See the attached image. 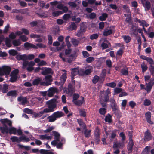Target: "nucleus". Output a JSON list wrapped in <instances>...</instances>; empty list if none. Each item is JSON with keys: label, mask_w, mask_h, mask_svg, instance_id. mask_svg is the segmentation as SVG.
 Instances as JSON below:
<instances>
[{"label": "nucleus", "mask_w": 154, "mask_h": 154, "mask_svg": "<svg viewBox=\"0 0 154 154\" xmlns=\"http://www.w3.org/2000/svg\"><path fill=\"white\" fill-rule=\"evenodd\" d=\"M146 61L150 65L153 66L154 64V61L151 58L148 57Z\"/></svg>", "instance_id": "nucleus-56"}, {"label": "nucleus", "mask_w": 154, "mask_h": 154, "mask_svg": "<svg viewBox=\"0 0 154 154\" xmlns=\"http://www.w3.org/2000/svg\"><path fill=\"white\" fill-rule=\"evenodd\" d=\"M62 11H54L52 12V16L54 17H57L63 14Z\"/></svg>", "instance_id": "nucleus-42"}, {"label": "nucleus", "mask_w": 154, "mask_h": 154, "mask_svg": "<svg viewBox=\"0 0 154 154\" xmlns=\"http://www.w3.org/2000/svg\"><path fill=\"white\" fill-rule=\"evenodd\" d=\"M145 117L147 122L150 124H153V122L151 121V113L150 112H148L145 113Z\"/></svg>", "instance_id": "nucleus-21"}, {"label": "nucleus", "mask_w": 154, "mask_h": 154, "mask_svg": "<svg viewBox=\"0 0 154 154\" xmlns=\"http://www.w3.org/2000/svg\"><path fill=\"white\" fill-rule=\"evenodd\" d=\"M72 72L71 73V75H76L79 73V69L77 68H72L71 69Z\"/></svg>", "instance_id": "nucleus-43"}, {"label": "nucleus", "mask_w": 154, "mask_h": 154, "mask_svg": "<svg viewBox=\"0 0 154 154\" xmlns=\"http://www.w3.org/2000/svg\"><path fill=\"white\" fill-rule=\"evenodd\" d=\"M16 58L18 60H22L24 61L27 60V55L26 54L23 55L19 54L17 55L16 57Z\"/></svg>", "instance_id": "nucleus-20"}, {"label": "nucleus", "mask_w": 154, "mask_h": 154, "mask_svg": "<svg viewBox=\"0 0 154 154\" xmlns=\"http://www.w3.org/2000/svg\"><path fill=\"white\" fill-rule=\"evenodd\" d=\"M151 104V102L149 99H146L144 100V105L145 106H148L150 105Z\"/></svg>", "instance_id": "nucleus-64"}, {"label": "nucleus", "mask_w": 154, "mask_h": 154, "mask_svg": "<svg viewBox=\"0 0 154 154\" xmlns=\"http://www.w3.org/2000/svg\"><path fill=\"white\" fill-rule=\"evenodd\" d=\"M129 105L131 108H133L136 105V103L133 101H131L129 103Z\"/></svg>", "instance_id": "nucleus-63"}, {"label": "nucleus", "mask_w": 154, "mask_h": 154, "mask_svg": "<svg viewBox=\"0 0 154 154\" xmlns=\"http://www.w3.org/2000/svg\"><path fill=\"white\" fill-rule=\"evenodd\" d=\"M17 101L18 102H21L22 105L26 104L27 102V98L26 97H23L22 96L18 97L17 98Z\"/></svg>", "instance_id": "nucleus-19"}, {"label": "nucleus", "mask_w": 154, "mask_h": 154, "mask_svg": "<svg viewBox=\"0 0 154 154\" xmlns=\"http://www.w3.org/2000/svg\"><path fill=\"white\" fill-rule=\"evenodd\" d=\"M99 37V35L97 33L93 34L90 36V39L91 40L96 39Z\"/></svg>", "instance_id": "nucleus-49"}, {"label": "nucleus", "mask_w": 154, "mask_h": 154, "mask_svg": "<svg viewBox=\"0 0 154 154\" xmlns=\"http://www.w3.org/2000/svg\"><path fill=\"white\" fill-rule=\"evenodd\" d=\"M36 45L37 46L32 43L26 42L24 43L23 46L27 50H29L30 48L37 49L38 48L37 46L40 48H45L46 47L45 45L42 43H38Z\"/></svg>", "instance_id": "nucleus-4"}, {"label": "nucleus", "mask_w": 154, "mask_h": 154, "mask_svg": "<svg viewBox=\"0 0 154 154\" xmlns=\"http://www.w3.org/2000/svg\"><path fill=\"white\" fill-rule=\"evenodd\" d=\"M52 133L54 134V140L57 142H59L60 140V134L54 131H52Z\"/></svg>", "instance_id": "nucleus-27"}, {"label": "nucleus", "mask_w": 154, "mask_h": 154, "mask_svg": "<svg viewBox=\"0 0 154 154\" xmlns=\"http://www.w3.org/2000/svg\"><path fill=\"white\" fill-rule=\"evenodd\" d=\"M43 82V81H42V79L41 78L37 77L33 81L32 84L34 86L39 85L40 86H44V85L42 84Z\"/></svg>", "instance_id": "nucleus-15"}, {"label": "nucleus", "mask_w": 154, "mask_h": 154, "mask_svg": "<svg viewBox=\"0 0 154 154\" xmlns=\"http://www.w3.org/2000/svg\"><path fill=\"white\" fill-rule=\"evenodd\" d=\"M134 143L133 141H129L127 145V149L128 151V153H132Z\"/></svg>", "instance_id": "nucleus-18"}, {"label": "nucleus", "mask_w": 154, "mask_h": 154, "mask_svg": "<svg viewBox=\"0 0 154 154\" xmlns=\"http://www.w3.org/2000/svg\"><path fill=\"white\" fill-rule=\"evenodd\" d=\"M143 7L144 8L145 10L149 11L151 8V4L150 2L148 0L142 4Z\"/></svg>", "instance_id": "nucleus-17"}, {"label": "nucleus", "mask_w": 154, "mask_h": 154, "mask_svg": "<svg viewBox=\"0 0 154 154\" xmlns=\"http://www.w3.org/2000/svg\"><path fill=\"white\" fill-rule=\"evenodd\" d=\"M58 92L57 89L55 88L50 87L48 91L47 96L49 97H52L54 94Z\"/></svg>", "instance_id": "nucleus-11"}, {"label": "nucleus", "mask_w": 154, "mask_h": 154, "mask_svg": "<svg viewBox=\"0 0 154 154\" xmlns=\"http://www.w3.org/2000/svg\"><path fill=\"white\" fill-rule=\"evenodd\" d=\"M104 120L106 122L111 123L112 122V116L109 113H108L106 116Z\"/></svg>", "instance_id": "nucleus-30"}, {"label": "nucleus", "mask_w": 154, "mask_h": 154, "mask_svg": "<svg viewBox=\"0 0 154 154\" xmlns=\"http://www.w3.org/2000/svg\"><path fill=\"white\" fill-rule=\"evenodd\" d=\"M56 119L60 118L64 116V113L61 111H57L53 113Z\"/></svg>", "instance_id": "nucleus-26"}, {"label": "nucleus", "mask_w": 154, "mask_h": 154, "mask_svg": "<svg viewBox=\"0 0 154 154\" xmlns=\"http://www.w3.org/2000/svg\"><path fill=\"white\" fill-rule=\"evenodd\" d=\"M120 72L123 75H127L128 74V69L127 68V69H122L121 70Z\"/></svg>", "instance_id": "nucleus-53"}, {"label": "nucleus", "mask_w": 154, "mask_h": 154, "mask_svg": "<svg viewBox=\"0 0 154 154\" xmlns=\"http://www.w3.org/2000/svg\"><path fill=\"white\" fill-rule=\"evenodd\" d=\"M138 28V26L132 24L129 31L130 34L137 36L138 34L137 32V29Z\"/></svg>", "instance_id": "nucleus-12"}, {"label": "nucleus", "mask_w": 154, "mask_h": 154, "mask_svg": "<svg viewBox=\"0 0 154 154\" xmlns=\"http://www.w3.org/2000/svg\"><path fill=\"white\" fill-rule=\"evenodd\" d=\"M19 70L18 69H15L13 70L11 73L10 75L17 76L18 74L19 73Z\"/></svg>", "instance_id": "nucleus-54"}, {"label": "nucleus", "mask_w": 154, "mask_h": 154, "mask_svg": "<svg viewBox=\"0 0 154 154\" xmlns=\"http://www.w3.org/2000/svg\"><path fill=\"white\" fill-rule=\"evenodd\" d=\"M48 44L49 45H51L53 42L52 37L51 35H48Z\"/></svg>", "instance_id": "nucleus-59"}, {"label": "nucleus", "mask_w": 154, "mask_h": 154, "mask_svg": "<svg viewBox=\"0 0 154 154\" xmlns=\"http://www.w3.org/2000/svg\"><path fill=\"white\" fill-rule=\"evenodd\" d=\"M141 67L142 69V72H144L147 70L148 67L147 65L144 63V62H143L141 64Z\"/></svg>", "instance_id": "nucleus-35"}, {"label": "nucleus", "mask_w": 154, "mask_h": 154, "mask_svg": "<svg viewBox=\"0 0 154 154\" xmlns=\"http://www.w3.org/2000/svg\"><path fill=\"white\" fill-rule=\"evenodd\" d=\"M56 119L60 118L64 116V113L61 111H57L53 113Z\"/></svg>", "instance_id": "nucleus-25"}, {"label": "nucleus", "mask_w": 154, "mask_h": 154, "mask_svg": "<svg viewBox=\"0 0 154 154\" xmlns=\"http://www.w3.org/2000/svg\"><path fill=\"white\" fill-rule=\"evenodd\" d=\"M149 70L151 75L153 76H154V66L150 65Z\"/></svg>", "instance_id": "nucleus-52"}, {"label": "nucleus", "mask_w": 154, "mask_h": 154, "mask_svg": "<svg viewBox=\"0 0 154 154\" xmlns=\"http://www.w3.org/2000/svg\"><path fill=\"white\" fill-rule=\"evenodd\" d=\"M111 102V106L112 109V111H113L115 114L118 113V107L115 100L113 99Z\"/></svg>", "instance_id": "nucleus-10"}, {"label": "nucleus", "mask_w": 154, "mask_h": 154, "mask_svg": "<svg viewBox=\"0 0 154 154\" xmlns=\"http://www.w3.org/2000/svg\"><path fill=\"white\" fill-rule=\"evenodd\" d=\"M75 84V81H72L71 83L69 84L68 88L64 89V92L69 94L70 96H72L73 93L75 92V87L74 85Z\"/></svg>", "instance_id": "nucleus-3"}, {"label": "nucleus", "mask_w": 154, "mask_h": 154, "mask_svg": "<svg viewBox=\"0 0 154 154\" xmlns=\"http://www.w3.org/2000/svg\"><path fill=\"white\" fill-rule=\"evenodd\" d=\"M85 130L84 131V134L86 138H89L90 137L91 135V130H88L86 129H84Z\"/></svg>", "instance_id": "nucleus-29"}, {"label": "nucleus", "mask_w": 154, "mask_h": 154, "mask_svg": "<svg viewBox=\"0 0 154 154\" xmlns=\"http://www.w3.org/2000/svg\"><path fill=\"white\" fill-rule=\"evenodd\" d=\"M77 122L79 125L83 128L84 129L87 128L86 125L83 120L81 119H77Z\"/></svg>", "instance_id": "nucleus-24"}, {"label": "nucleus", "mask_w": 154, "mask_h": 154, "mask_svg": "<svg viewBox=\"0 0 154 154\" xmlns=\"http://www.w3.org/2000/svg\"><path fill=\"white\" fill-rule=\"evenodd\" d=\"M11 77L10 79V81L11 82H14L16 81L18 78L17 76L11 75Z\"/></svg>", "instance_id": "nucleus-55"}, {"label": "nucleus", "mask_w": 154, "mask_h": 154, "mask_svg": "<svg viewBox=\"0 0 154 154\" xmlns=\"http://www.w3.org/2000/svg\"><path fill=\"white\" fill-rule=\"evenodd\" d=\"M67 73L66 72H64L63 73L62 76L60 77V79L61 80H62L63 82H64L67 78L66 76Z\"/></svg>", "instance_id": "nucleus-57"}, {"label": "nucleus", "mask_w": 154, "mask_h": 154, "mask_svg": "<svg viewBox=\"0 0 154 154\" xmlns=\"http://www.w3.org/2000/svg\"><path fill=\"white\" fill-rule=\"evenodd\" d=\"M7 96H11L15 97L17 95V91L16 90H12L10 91L7 93Z\"/></svg>", "instance_id": "nucleus-22"}, {"label": "nucleus", "mask_w": 154, "mask_h": 154, "mask_svg": "<svg viewBox=\"0 0 154 154\" xmlns=\"http://www.w3.org/2000/svg\"><path fill=\"white\" fill-rule=\"evenodd\" d=\"M111 46L110 43L106 39H105L104 40L103 42L102 43L101 45V46L102 48V50L107 48L108 47H110Z\"/></svg>", "instance_id": "nucleus-14"}, {"label": "nucleus", "mask_w": 154, "mask_h": 154, "mask_svg": "<svg viewBox=\"0 0 154 154\" xmlns=\"http://www.w3.org/2000/svg\"><path fill=\"white\" fill-rule=\"evenodd\" d=\"M12 13H20L21 14L24 13V11L23 9H13L12 10Z\"/></svg>", "instance_id": "nucleus-45"}, {"label": "nucleus", "mask_w": 154, "mask_h": 154, "mask_svg": "<svg viewBox=\"0 0 154 154\" xmlns=\"http://www.w3.org/2000/svg\"><path fill=\"white\" fill-rule=\"evenodd\" d=\"M113 32L112 30L111 29H106L103 32V35L107 36L111 34Z\"/></svg>", "instance_id": "nucleus-32"}, {"label": "nucleus", "mask_w": 154, "mask_h": 154, "mask_svg": "<svg viewBox=\"0 0 154 154\" xmlns=\"http://www.w3.org/2000/svg\"><path fill=\"white\" fill-rule=\"evenodd\" d=\"M49 112H50L54 111V109L57 107V100L55 98H53L47 101L46 103Z\"/></svg>", "instance_id": "nucleus-2"}, {"label": "nucleus", "mask_w": 154, "mask_h": 154, "mask_svg": "<svg viewBox=\"0 0 154 154\" xmlns=\"http://www.w3.org/2000/svg\"><path fill=\"white\" fill-rule=\"evenodd\" d=\"M100 132L99 129L97 127L95 129V130L94 133V137L95 139L96 140L97 144L99 143L100 140Z\"/></svg>", "instance_id": "nucleus-9"}, {"label": "nucleus", "mask_w": 154, "mask_h": 154, "mask_svg": "<svg viewBox=\"0 0 154 154\" xmlns=\"http://www.w3.org/2000/svg\"><path fill=\"white\" fill-rule=\"evenodd\" d=\"M124 146V144L121 142H114L113 143V148L115 149L118 148L121 149Z\"/></svg>", "instance_id": "nucleus-23"}, {"label": "nucleus", "mask_w": 154, "mask_h": 154, "mask_svg": "<svg viewBox=\"0 0 154 154\" xmlns=\"http://www.w3.org/2000/svg\"><path fill=\"white\" fill-rule=\"evenodd\" d=\"M146 87L145 88V90H146L148 93L150 92L152 87L150 84L146 83Z\"/></svg>", "instance_id": "nucleus-40"}, {"label": "nucleus", "mask_w": 154, "mask_h": 154, "mask_svg": "<svg viewBox=\"0 0 154 154\" xmlns=\"http://www.w3.org/2000/svg\"><path fill=\"white\" fill-rule=\"evenodd\" d=\"M152 139V136L149 130H147L144 134V140L145 141H149Z\"/></svg>", "instance_id": "nucleus-13"}, {"label": "nucleus", "mask_w": 154, "mask_h": 154, "mask_svg": "<svg viewBox=\"0 0 154 154\" xmlns=\"http://www.w3.org/2000/svg\"><path fill=\"white\" fill-rule=\"evenodd\" d=\"M70 18V14H65L63 17V19L66 21L68 20Z\"/></svg>", "instance_id": "nucleus-50"}, {"label": "nucleus", "mask_w": 154, "mask_h": 154, "mask_svg": "<svg viewBox=\"0 0 154 154\" xmlns=\"http://www.w3.org/2000/svg\"><path fill=\"white\" fill-rule=\"evenodd\" d=\"M106 112V108H100L99 109V112L100 114L101 115H105Z\"/></svg>", "instance_id": "nucleus-47"}, {"label": "nucleus", "mask_w": 154, "mask_h": 154, "mask_svg": "<svg viewBox=\"0 0 154 154\" xmlns=\"http://www.w3.org/2000/svg\"><path fill=\"white\" fill-rule=\"evenodd\" d=\"M52 76L51 75H47L45 76L43 80L45 82H43L42 84L44 85V86H47L51 84V82L52 81Z\"/></svg>", "instance_id": "nucleus-8"}, {"label": "nucleus", "mask_w": 154, "mask_h": 154, "mask_svg": "<svg viewBox=\"0 0 154 154\" xmlns=\"http://www.w3.org/2000/svg\"><path fill=\"white\" fill-rule=\"evenodd\" d=\"M9 53L10 55L13 56H15L17 55V51L15 50L11 49L9 51Z\"/></svg>", "instance_id": "nucleus-48"}, {"label": "nucleus", "mask_w": 154, "mask_h": 154, "mask_svg": "<svg viewBox=\"0 0 154 154\" xmlns=\"http://www.w3.org/2000/svg\"><path fill=\"white\" fill-rule=\"evenodd\" d=\"M80 115L82 117H85L86 116V112L84 110H81L79 112Z\"/></svg>", "instance_id": "nucleus-61"}, {"label": "nucleus", "mask_w": 154, "mask_h": 154, "mask_svg": "<svg viewBox=\"0 0 154 154\" xmlns=\"http://www.w3.org/2000/svg\"><path fill=\"white\" fill-rule=\"evenodd\" d=\"M8 85L6 84H5L3 85V88L2 87L1 90H2V93H7L8 91Z\"/></svg>", "instance_id": "nucleus-33"}, {"label": "nucleus", "mask_w": 154, "mask_h": 154, "mask_svg": "<svg viewBox=\"0 0 154 154\" xmlns=\"http://www.w3.org/2000/svg\"><path fill=\"white\" fill-rule=\"evenodd\" d=\"M110 93V90L109 88H108L106 91H103L100 94L101 98H102L103 101L106 102H108L109 100V94Z\"/></svg>", "instance_id": "nucleus-6"}, {"label": "nucleus", "mask_w": 154, "mask_h": 154, "mask_svg": "<svg viewBox=\"0 0 154 154\" xmlns=\"http://www.w3.org/2000/svg\"><path fill=\"white\" fill-rule=\"evenodd\" d=\"M37 26L40 28H43L44 26L43 25L44 22L43 21H41L40 20H37Z\"/></svg>", "instance_id": "nucleus-41"}, {"label": "nucleus", "mask_w": 154, "mask_h": 154, "mask_svg": "<svg viewBox=\"0 0 154 154\" xmlns=\"http://www.w3.org/2000/svg\"><path fill=\"white\" fill-rule=\"evenodd\" d=\"M123 38L126 43L129 42L131 40V38L129 35H125L123 36Z\"/></svg>", "instance_id": "nucleus-46"}, {"label": "nucleus", "mask_w": 154, "mask_h": 154, "mask_svg": "<svg viewBox=\"0 0 154 154\" xmlns=\"http://www.w3.org/2000/svg\"><path fill=\"white\" fill-rule=\"evenodd\" d=\"M108 17V14L106 13H103L101 16L99 17V20L101 21H105Z\"/></svg>", "instance_id": "nucleus-34"}, {"label": "nucleus", "mask_w": 154, "mask_h": 154, "mask_svg": "<svg viewBox=\"0 0 154 154\" xmlns=\"http://www.w3.org/2000/svg\"><path fill=\"white\" fill-rule=\"evenodd\" d=\"M35 56V55L32 54H29L27 55V60H31L34 59Z\"/></svg>", "instance_id": "nucleus-62"}, {"label": "nucleus", "mask_w": 154, "mask_h": 154, "mask_svg": "<svg viewBox=\"0 0 154 154\" xmlns=\"http://www.w3.org/2000/svg\"><path fill=\"white\" fill-rule=\"evenodd\" d=\"M47 119H48L49 122H53L57 120L53 114L48 116Z\"/></svg>", "instance_id": "nucleus-37"}, {"label": "nucleus", "mask_w": 154, "mask_h": 154, "mask_svg": "<svg viewBox=\"0 0 154 154\" xmlns=\"http://www.w3.org/2000/svg\"><path fill=\"white\" fill-rule=\"evenodd\" d=\"M11 70V67L8 66H4L2 68L0 67V76L5 75H9Z\"/></svg>", "instance_id": "nucleus-5"}, {"label": "nucleus", "mask_w": 154, "mask_h": 154, "mask_svg": "<svg viewBox=\"0 0 154 154\" xmlns=\"http://www.w3.org/2000/svg\"><path fill=\"white\" fill-rule=\"evenodd\" d=\"M29 66V62L27 60L23 62L22 64V68L25 69L26 67Z\"/></svg>", "instance_id": "nucleus-60"}, {"label": "nucleus", "mask_w": 154, "mask_h": 154, "mask_svg": "<svg viewBox=\"0 0 154 154\" xmlns=\"http://www.w3.org/2000/svg\"><path fill=\"white\" fill-rule=\"evenodd\" d=\"M100 78L97 75H95L94 76L92 79V82L94 84H96L99 80Z\"/></svg>", "instance_id": "nucleus-51"}, {"label": "nucleus", "mask_w": 154, "mask_h": 154, "mask_svg": "<svg viewBox=\"0 0 154 154\" xmlns=\"http://www.w3.org/2000/svg\"><path fill=\"white\" fill-rule=\"evenodd\" d=\"M51 71L52 69L51 68L45 67V70L42 71L41 73L43 75H45L51 73Z\"/></svg>", "instance_id": "nucleus-28"}, {"label": "nucleus", "mask_w": 154, "mask_h": 154, "mask_svg": "<svg viewBox=\"0 0 154 154\" xmlns=\"http://www.w3.org/2000/svg\"><path fill=\"white\" fill-rule=\"evenodd\" d=\"M60 141L59 142V143H57L56 147L58 149H62V146L63 144H64L66 142V140L64 138H62L60 139Z\"/></svg>", "instance_id": "nucleus-16"}, {"label": "nucleus", "mask_w": 154, "mask_h": 154, "mask_svg": "<svg viewBox=\"0 0 154 154\" xmlns=\"http://www.w3.org/2000/svg\"><path fill=\"white\" fill-rule=\"evenodd\" d=\"M12 43L13 45L15 46H19L21 44L20 40L19 39L14 40L12 41Z\"/></svg>", "instance_id": "nucleus-39"}, {"label": "nucleus", "mask_w": 154, "mask_h": 154, "mask_svg": "<svg viewBox=\"0 0 154 154\" xmlns=\"http://www.w3.org/2000/svg\"><path fill=\"white\" fill-rule=\"evenodd\" d=\"M77 26L74 22L71 23V24L69 26V28L71 30H76Z\"/></svg>", "instance_id": "nucleus-36"}, {"label": "nucleus", "mask_w": 154, "mask_h": 154, "mask_svg": "<svg viewBox=\"0 0 154 154\" xmlns=\"http://www.w3.org/2000/svg\"><path fill=\"white\" fill-rule=\"evenodd\" d=\"M87 26L82 22L80 24V29L79 31L78 32L77 35L80 37L82 36L83 34L85 33L86 30Z\"/></svg>", "instance_id": "nucleus-7"}, {"label": "nucleus", "mask_w": 154, "mask_h": 154, "mask_svg": "<svg viewBox=\"0 0 154 154\" xmlns=\"http://www.w3.org/2000/svg\"><path fill=\"white\" fill-rule=\"evenodd\" d=\"M72 95L73 96L72 101L73 103L77 100V99L79 97V94L77 93L73 94Z\"/></svg>", "instance_id": "nucleus-44"}, {"label": "nucleus", "mask_w": 154, "mask_h": 154, "mask_svg": "<svg viewBox=\"0 0 154 154\" xmlns=\"http://www.w3.org/2000/svg\"><path fill=\"white\" fill-rule=\"evenodd\" d=\"M82 100H77L73 102L77 106H81L83 103V102L84 101V97H82Z\"/></svg>", "instance_id": "nucleus-31"}, {"label": "nucleus", "mask_w": 154, "mask_h": 154, "mask_svg": "<svg viewBox=\"0 0 154 154\" xmlns=\"http://www.w3.org/2000/svg\"><path fill=\"white\" fill-rule=\"evenodd\" d=\"M3 126L0 127V130L3 134L9 133L10 134H16L17 132L16 129L14 127H8V125L9 127L12 126V122L11 121L7 118L1 119L0 120Z\"/></svg>", "instance_id": "nucleus-1"}, {"label": "nucleus", "mask_w": 154, "mask_h": 154, "mask_svg": "<svg viewBox=\"0 0 154 154\" xmlns=\"http://www.w3.org/2000/svg\"><path fill=\"white\" fill-rule=\"evenodd\" d=\"M19 38L23 42H26L28 39V38L24 35H20Z\"/></svg>", "instance_id": "nucleus-58"}, {"label": "nucleus", "mask_w": 154, "mask_h": 154, "mask_svg": "<svg viewBox=\"0 0 154 154\" xmlns=\"http://www.w3.org/2000/svg\"><path fill=\"white\" fill-rule=\"evenodd\" d=\"M51 138V137L50 136H47V135H39V138L42 140H43L45 139L49 140Z\"/></svg>", "instance_id": "nucleus-38"}]
</instances>
